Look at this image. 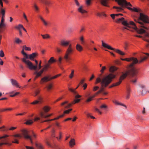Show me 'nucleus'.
Instances as JSON below:
<instances>
[{
  "label": "nucleus",
  "mask_w": 149,
  "mask_h": 149,
  "mask_svg": "<svg viewBox=\"0 0 149 149\" xmlns=\"http://www.w3.org/2000/svg\"><path fill=\"white\" fill-rule=\"evenodd\" d=\"M132 11L136 12H140L141 11V10L140 9H137L136 8H133V10H132Z\"/></svg>",
  "instance_id": "35"
},
{
  "label": "nucleus",
  "mask_w": 149,
  "mask_h": 149,
  "mask_svg": "<svg viewBox=\"0 0 149 149\" xmlns=\"http://www.w3.org/2000/svg\"><path fill=\"white\" fill-rule=\"evenodd\" d=\"M36 56V53H33L29 55V58L31 60H33L34 58Z\"/></svg>",
  "instance_id": "17"
},
{
  "label": "nucleus",
  "mask_w": 149,
  "mask_h": 149,
  "mask_svg": "<svg viewBox=\"0 0 149 149\" xmlns=\"http://www.w3.org/2000/svg\"><path fill=\"white\" fill-rule=\"evenodd\" d=\"M58 75H56L50 78H49V77H45L41 79V81L43 82H46L48 81H50L52 79L56 78L58 77Z\"/></svg>",
  "instance_id": "9"
},
{
  "label": "nucleus",
  "mask_w": 149,
  "mask_h": 149,
  "mask_svg": "<svg viewBox=\"0 0 149 149\" xmlns=\"http://www.w3.org/2000/svg\"><path fill=\"white\" fill-rule=\"evenodd\" d=\"M34 74H36V75L34 79V80H35L36 79H37V78H38L42 74L41 73H40L39 72H38L37 71L35 72H34Z\"/></svg>",
  "instance_id": "23"
},
{
  "label": "nucleus",
  "mask_w": 149,
  "mask_h": 149,
  "mask_svg": "<svg viewBox=\"0 0 149 149\" xmlns=\"http://www.w3.org/2000/svg\"><path fill=\"white\" fill-rule=\"evenodd\" d=\"M33 7L35 11L37 12L39 11V8L36 4L34 3L33 4Z\"/></svg>",
  "instance_id": "24"
},
{
  "label": "nucleus",
  "mask_w": 149,
  "mask_h": 149,
  "mask_svg": "<svg viewBox=\"0 0 149 149\" xmlns=\"http://www.w3.org/2000/svg\"><path fill=\"white\" fill-rule=\"evenodd\" d=\"M23 27V26L21 24H19L17 26L15 27V28L18 29H20V28H22Z\"/></svg>",
  "instance_id": "48"
},
{
  "label": "nucleus",
  "mask_w": 149,
  "mask_h": 149,
  "mask_svg": "<svg viewBox=\"0 0 149 149\" xmlns=\"http://www.w3.org/2000/svg\"><path fill=\"white\" fill-rule=\"evenodd\" d=\"M50 64L48 63L44 66L43 68L45 69V70H47L48 68H50Z\"/></svg>",
  "instance_id": "32"
},
{
  "label": "nucleus",
  "mask_w": 149,
  "mask_h": 149,
  "mask_svg": "<svg viewBox=\"0 0 149 149\" xmlns=\"http://www.w3.org/2000/svg\"><path fill=\"white\" fill-rule=\"evenodd\" d=\"M0 129H1V131H3L7 130L4 126H3L2 127H0Z\"/></svg>",
  "instance_id": "51"
},
{
  "label": "nucleus",
  "mask_w": 149,
  "mask_h": 149,
  "mask_svg": "<svg viewBox=\"0 0 149 149\" xmlns=\"http://www.w3.org/2000/svg\"><path fill=\"white\" fill-rule=\"evenodd\" d=\"M69 90L70 91L72 92L74 95H75V97L76 99H79L78 98L81 97V96L79 95L78 94L77 92L75 91L74 90H73V89L71 88H69Z\"/></svg>",
  "instance_id": "12"
},
{
  "label": "nucleus",
  "mask_w": 149,
  "mask_h": 149,
  "mask_svg": "<svg viewBox=\"0 0 149 149\" xmlns=\"http://www.w3.org/2000/svg\"><path fill=\"white\" fill-rule=\"evenodd\" d=\"M113 102L116 105H122L125 107H126V106L125 105L121 103H119V102H118V101L116 100H113Z\"/></svg>",
  "instance_id": "29"
},
{
  "label": "nucleus",
  "mask_w": 149,
  "mask_h": 149,
  "mask_svg": "<svg viewBox=\"0 0 149 149\" xmlns=\"http://www.w3.org/2000/svg\"><path fill=\"white\" fill-rule=\"evenodd\" d=\"M15 42L19 44L22 42V41L20 40L19 38H16L15 40Z\"/></svg>",
  "instance_id": "41"
},
{
  "label": "nucleus",
  "mask_w": 149,
  "mask_h": 149,
  "mask_svg": "<svg viewBox=\"0 0 149 149\" xmlns=\"http://www.w3.org/2000/svg\"><path fill=\"white\" fill-rule=\"evenodd\" d=\"M92 0H86V3L87 6L90 5L91 3ZM117 2L118 4L121 7H118L116 6H114L113 7V8H116L118 12H120L123 10V8L125 6H132V5L130 3L127 2L125 0H115Z\"/></svg>",
  "instance_id": "4"
},
{
  "label": "nucleus",
  "mask_w": 149,
  "mask_h": 149,
  "mask_svg": "<svg viewBox=\"0 0 149 149\" xmlns=\"http://www.w3.org/2000/svg\"><path fill=\"white\" fill-rule=\"evenodd\" d=\"M28 58H29V55L27 54L22 59V61L23 62V59H24L25 60H27L26 59Z\"/></svg>",
  "instance_id": "55"
},
{
  "label": "nucleus",
  "mask_w": 149,
  "mask_h": 149,
  "mask_svg": "<svg viewBox=\"0 0 149 149\" xmlns=\"http://www.w3.org/2000/svg\"><path fill=\"white\" fill-rule=\"evenodd\" d=\"M65 104H67V105L66 106H64V108L65 109H68L70 107L72 104V102L71 103H68V101H65L61 104V105L64 106V105Z\"/></svg>",
  "instance_id": "15"
},
{
  "label": "nucleus",
  "mask_w": 149,
  "mask_h": 149,
  "mask_svg": "<svg viewBox=\"0 0 149 149\" xmlns=\"http://www.w3.org/2000/svg\"><path fill=\"white\" fill-rule=\"evenodd\" d=\"M78 11L81 13H87V11L83 9V7L81 6L78 9Z\"/></svg>",
  "instance_id": "18"
},
{
  "label": "nucleus",
  "mask_w": 149,
  "mask_h": 149,
  "mask_svg": "<svg viewBox=\"0 0 149 149\" xmlns=\"http://www.w3.org/2000/svg\"><path fill=\"white\" fill-rule=\"evenodd\" d=\"M21 131L23 133L24 137L26 139H29L31 143L33 144V139L36 138V135L32 131V138L31 136L29 135V131L27 130L24 129L22 130Z\"/></svg>",
  "instance_id": "6"
},
{
  "label": "nucleus",
  "mask_w": 149,
  "mask_h": 149,
  "mask_svg": "<svg viewBox=\"0 0 149 149\" xmlns=\"http://www.w3.org/2000/svg\"><path fill=\"white\" fill-rule=\"evenodd\" d=\"M10 81L12 84L13 85L17 87L20 88V87L19 86V84L15 80L11 79H10Z\"/></svg>",
  "instance_id": "16"
},
{
  "label": "nucleus",
  "mask_w": 149,
  "mask_h": 149,
  "mask_svg": "<svg viewBox=\"0 0 149 149\" xmlns=\"http://www.w3.org/2000/svg\"><path fill=\"white\" fill-rule=\"evenodd\" d=\"M80 41L82 44H83L84 43V38L83 36H81L80 37Z\"/></svg>",
  "instance_id": "46"
},
{
  "label": "nucleus",
  "mask_w": 149,
  "mask_h": 149,
  "mask_svg": "<svg viewBox=\"0 0 149 149\" xmlns=\"http://www.w3.org/2000/svg\"><path fill=\"white\" fill-rule=\"evenodd\" d=\"M136 75H135L134 76H132V75H129V74L127 75H127H129L130 77H134V79H133V78H131L130 79V81L131 82H132L134 84H135L136 83V82L137 79V78L136 77V75H137V72L136 70Z\"/></svg>",
  "instance_id": "11"
},
{
  "label": "nucleus",
  "mask_w": 149,
  "mask_h": 149,
  "mask_svg": "<svg viewBox=\"0 0 149 149\" xmlns=\"http://www.w3.org/2000/svg\"><path fill=\"white\" fill-rule=\"evenodd\" d=\"M99 88V87L97 86H95L94 87L93 89V91H96Z\"/></svg>",
  "instance_id": "62"
},
{
  "label": "nucleus",
  "mask_w": 149,
  "mask_h": 149,
  "mask_svg": "<svg viewBox=\"0 0 149 149\" xmlns=\"http://www.w3.org/2000/svg\"><path fill=\"white\" fill-rule=\"evenodd\" d=\"M64 116V114H63L53 119L46 120H43V121L42 120V121H41V122L43 123V122H49V121H52V120H56L57 119H58L60 118L63 117Z\"/></svg>",
  "instance_id": "14"
},
{
  "label": "nucleus",
  "mask_w": 149,
  "mask_h": 149,
  "mask_svg": "<svg viewBox=\"0 0 149 149\" xmlns=\"http://www.w3.org/2000/svg\"><path fill=\"white\" fill-rule=\"evenodd\" d=\"M76 49L79 52H81L83 50V47L79 44H77L76 46Z\"/></svg>",
  "instance_id": "21"
},
{
  "label": "nucleus",
  "mask_w": 149,
  "mask_h": 149,
  "mask_svg": "<svg viewBox=\"0 0 149 149\" xmlns=\"http://www.w3.org/2000/svg\"><path fill=\"white\" fill-rule=\"evenodd\" d=\"M140 16L137 19H135V21L136 22V24L132 21H130L129 23L127 21L125 20L123 17L119 18V22H121L122 24L125 27H123V30L124 29L130 30L131 26L133 29L136 30L138 33L142 34L145 33V37L143 39L149 43V33L146 32V30H148V27L147 24L149 23V17L146 15L140 13Z\"/></svg>",
  "instance_id": "1"
},
{
  "label": "nucleus",
  "mask_w": 149,
  "mask_h": 149,
  "mask_svg": "<svg viewBox=\"0 0 149 149\" xmlns=\"http://www.w3.org/2000/svg\"><path fill=\"white\" fill-rule=\"evenodd\" d=\"M69 41L65 40H62L60 42V45L63 47L68 46L64 56V58L67 62H69L70 59V56L73 52V49L72 45L70 44Z\"/></svg>",
  "instance_id": "3"
},
{
  "label": "nucleus",
  "mask_w": 149,
  "mask_h": 149,
  "mask_svg": "<svg viewBox=\"0 0 149 149\" xmlns=\"http://www.w3.org/2000/svg\"><path fill=\"white\" fill-rule=\"evenodd\" d=\"M100 108L102 109L105 110L107 108V106L105 104H103L100 107Z\"/></svg>",
  "instance_id": "31"
},
{
  "label": "nucleus",
  "mask_w": 149,
  "mask_h": 149,
  "mask_svg": "<svg viewBox=\"0 0 149 149\" xmlns=\"http://www.w3.org/2000/svg\"><path fill=\"white\" fill-rule=\"evenodd\" d=\"M23 62L26 64L28 68L30 70H36L37 68V65H33L32 62L29 60H25L24 59H23Z\"/></svg>",
  "instance_id": "8"
},
{
  "label": "nucleus",
  "mask_w": 149,
  "mask_h": 149,
  "mask_svg": "<svg viewBox=\"0 0 149 149\" xmlns=\"http://www.w3.org/2000/svg\"><path fill=\"white\" fill-rule=\"evenodd\" d=\"M41 36H42L43 39L48 38L50 37L49 36L48 34H47L45 35L41 34Z\"/></svg>",
  "instance_id": "33"
},
{
  "label": "nucleus",
  "mask_w": 149,
  "mask_h": 149,
  "mask_svg": "<svg viewBox=\"0 0 149 149\" xmlns=\"http://www.w3.org/2000/svg\"><path fill=\"white\" fill-rule=\"evenodd\" d=\"M55 130L54 129H53L52 131V137H56V135H55Z\"/></svg>",
  "instance_id": "34"
},
{
  "label": "nucleus",
  "mask_w": 149,
  "mask_h": 149,
  "mask_svg": "<svg viewBox=\"0 0 149 149\" xmlns=\"http://www.w3.org/2000/svg\"><path fill=\"white\" fill-rule=\"evenodd\" d=\"M80 100V99H75L72 102V104H74L76 103H78L79 102Z\"/></svg>",
  "instance_id": "38"
},
{
  "label": "nucleus",
  "mask_w": 149,
  "mask_h": 149,
  "mask_svg": "<svg viewBox=\"0 0 149 149\" xmlns=\"http://www.w3.org/2000/svg\"><path fill=\"white\" fill-rule=\"evenodd\" d=\"M33 123V121L32 120H27L26 122L24 123V124L27 125H30L32 124Z\"/></svg>",
  "instance_id": "28"
},
{
  "label": "nucleus",
  "mask_w": 149,
  "mask_h": 149,
  "mask_svg": "<svg viewBox=\"0 0 149 149\" xmlns=\"http://www.w3.org/2000/svg\"><path fill=\"white\" fill-rule=\"evenodd\" d=\"M56 61V60L54 59V58L53 57H51L49 60L48 61V63L50 64V65L52 63L55 62Z\"/></svg>",
  "instance_id": "26"
},
{
  "label": "nucleus",
  "mask_w": 149,
  "mask_h": 149,
  "mask_svg": "<svg viewBox=\"0 0 149 149\" xmlns=\"http://www.w3.org/2000/svg\"><path fill=\"white\" fill-rule=\"evenodd\" d=\"M116 75L112 73H110L107 76L102 79L101 84V88L100 90L101 92H103L104 90V88L106 87L111 82L113 79L114 78Z\"/></svg>",
  "instance_id": "5"
},
{
  "label": "nucleus",
  "mask_w": 149,
  "mask_h": 149,
  "mask_svg": "<svg viewBox=\"0 0 149 149\" xmlns=\"http://www.w3.org/2000/svg\"><path fill=\"white\" fill-rule=\"evenodd\" d=\"M6 26V24L4 22H1L0 24V28H3L5 27Z\"/></svg>",
  "instance_id": "39"
},
{
  "label": "nucleus",
  "mask_w": 149,
  "mask_h": 149,
  "mask_svg": "<svg viewBox=\"0 0 149 149\" xmlns=\"http://www.w3.org/2000/svg\"><path fill=\"white\" fill-rule=\"evenodd\" d=\"M42 2L46 5H49L50 4V2L47 0H43Z\"/></svg>",
  "instance_id": "40"
},
{
  "label": "nucleus",
  "mask_w": 149,
  "mask_h": 149,
  "mask_svg": "<svg viewBox=\"0 0 149 149\" xmlns=\"http://www.w3.org/2000/svg\"><path fill=\"white\" fill-rule=\"evenodd\" d=\"M130 92V89H127V94L126 96V99H128L129 98Z\"/></svg>",
  "instance_id": "42"
},
{
  "label": "nucleus",
  "mask_w": 149,
  "mask_h": 149,
  "mask_svg": "<svg viewBox=\"0 0 149 149\" xmlns=\"http://www.w3.org/2000/svg\"><path fill=\"white\" fill-rule=\"evenodd\" d=\"M102 45L104 47L107 48L108 49L114 50L115 52L120 54V55H124L125 54V53L118 49H116L112 47L111 46L108 45L107 44L104 43L103 41H102Z\"/></svg>",
  "instance_id": "7"
},
{
  "label": "nucleus",
  "mask_w": 149,
  "mask_h": 149,
  "mask_svg": "<svg viewBox=\"0 0 149 149\" xmlns=\"http://www.w3.org/2000/svg\"><path fill=\"white\" fill-rule=\"evenodd\" d=\"M2 1H3L6 3L7 2V1L6 0H0V4L2 7H3Z\"/></svg>",
  "instance_id": "58"
},
{
  "label": "nucleus",
  "mask_w": 149,
  "mask_h": 149,
  "mask_svg": "<svg viewBox=\"0 0 149 149\" xmlns=\"http://www.w3.org/2000/svg\"><path fill=\"white\" fill-rule=\"evenodd\" d=\"M23 17L26 20V21H27V22H28V20L27 19V17L25 14V13H23Z\"/></svg>",
  "instance_id": "60"
},
{
  "label": "nucleus",
  "mask_w": 149,
  "mask_h": 149,
  "mask_svg": "<svg viewBox=\"0 0 149 149\" xmlns=\"http://www.w3.org/2000/svg\"><path fill=\"white\" fill-rule=\"evenodd\" d=\"M139 86L141 90V94L143 95L147 93V89L146 86L143 84H140Z\"/></svg>",
  "instance_id": "10"
},
{
  "label": "nucleus",
  "mask_w": 149,
  "mask_h": 149,
  "mask_svg": "<svg viewBox=\"0 0 149 149\" xmlns=\"http://www.w3.org/2000/svg\"><path fill=\"white\" fill-rule=\"evenodd\" d=\"M72 109H70L68 110H65L64 111L63 114H64V115L65 114H68L70 112V111H72Z\"/></svg>",
  "instance_id": "36"
},
{
  "label": "nucleus",
  "mask_w": 149,
  "mask_h": 149,
  "mask_svg": "<svg viewBox=\"0 0 149 149\" xmlns=\"http://www.w3.org/2000/svg\"><path fill=\"white\" fill-rule=\"evenodd\" d=\"M40 117L42 118H46L48 117H49L52 115V114L51 113L48 115H46L44 112L42 111H41L40 112Z\"/></svg>",
  "instance_id": "13"
},
{
  "label": "nucleus",
  "mask_w": 149,
  "mask_h": 149,
  "mask_svg": "<svg viewBox=\"0 0 149 149\" xmlns=\"http://www.w3.org/2000/svg\"><path fill=\"white\" fill-rule=\"evenodd\" d=\"M50 108L48 106H46L43 107V110L45 112V113L48 112L50 110Z\"/></svg>",
  "instance_id": "20"
},
{
  "label": "nucleus",
  "mask_w": 149,
  "mask_h": 149,
  "mask_svg": "<svg viewBox=\"0 0 149 149\" xmlns=\"http://www.w3.org/2000/svg\"><path fill=\"white\" fill-rule=\"evenodd\" d=\"M102 81V80H101V79L100 77H98L96 79V83H98L100 82L101 83Z\"/></svg>",
  "instance_id": "44"
},
{
  "label": "nucleus",
  "mask_w": 149,
  "mask_h": 149,
  "mask_svg": "<svg viewBox=\"0 0 149 149\" xmlns=\"http://www.w3.org/2000/svg\"><path fill=\"white\" fill-rule=\"evenodd\" d=\"M52 86L51 84H50L48 85L46 87V88H47L48 91H49L50 90L52 89Z\"/></svg>",
  "instance_id": "37"
},
{
  "label": "nucleus",
  "mask_w": 149,
  "mask_h": 149,
  "mask_svg": "<svg viewBox=\"0 0 149 149\" xmlns=\"http://www.w3.org/2000/svg\"><path fill=\"white\" fill-rule=\"evenodd\" d=\"M108 0H101L100 3L101 4L105 6H108L107 2Z\"/></svg>",
  "instance_id": "22"
},
{
  "label": "nucleus",
  "mask_w": 149,
  "mask_h": 149,
  "mask_svg": "<svg viewBox=\"0 0 149 149\" xmlns=\"http://www.w3.org/2000/svg\"><path fill=\"white\" fill-rule=\"evenodd\" d=\"M9 136L8 135H4L3 136H0V139H2V141L3 142H5L7 139V138Z\"/></svg>",
  "instance_id": "19"
},
{
  "label": "nucleus",
  "mask_w": 149,
  "mask_h": 149,
  "mask_svg": "<svg viewBox=\"0 0 149 149\" xmlns=\"http://www.w3.org/2000/svg\"><path fill=\"white\" fill-rule=\"evenodd\" d=\"M117 70V68L114 66H112L110 67L109 71L111 72H113Z\"/></svg>",
  "instance_id": "30"
},
{
  "label": "nucleus",
  "mask_w": 149,
  "mask_h": 149,
  "mask_svg": "<svg viewBox=\"0 0 149 149\" xmlns=\"http://www.w3.org/2000/svg\"><path fill=\"white\" fill-rule=\"evenodd\" d=\"M106 69V67L105 66H102V69L101 70H100V72H101V73L102 74L103 73L104 70H105Z\"/></svg>",
  "instance_id": "45"
},
{
  "label": "nucleus",
  "mask_w": 149,
  "mask_h": 149,
  "mask_svg": "<svg viewBox=\"0 0 149 149\" xmlns=\"http://www.w3.org/2000/svg\"><path fill=\"white\" fill-rule=\"evenodd\" d=\"M23 49H24L26 50L30 51L31 48L29 47H27L26 46L24 45L23 46Z\"/></svg>",
  "instance_id": "47"
},
{
  "label": "nucleus",
  "mask_w": 149,
  "mask_h": 149,
  "mask_svg": "<svg viewBox=\"0 0 149 149\" xmlns=\"http://www.w3.org/2000/svg\"><path fill=\"white\" fill-rule=\"evenodd\" d=\"M92 100L91 98L90 97L86 100V102L87 103L89 102L92 101Z\"/></svg>",
  "instance_id": "54"
},
{
  "label": "nucleus",
  "mask_w": 149,
  "mask_h": 149,
  "mask_svg": "<svg viewBox=\"0 0 149 149\" xmlns=\"http://www.w3.org/2000/svg\"><path fill=\"white\" fill-rule=\"evenodd\" d=\"M7 145L8 144L10 146L11 145V144L8 143L7 142H5V143H0V147L1 146L3 145Z\"/></svg>",
  "instance_id": "57"
},
{
  "label": "nucleus",
  "mask_w": 149,
  "mask_h": 149,
  "mask_svg": "<svg viewBox=\"0 0 149 149\" xmlns=\"http://www.w3.org/2000/svg\"><path fill=\"white\" fill-rule=\"evenodd\" d=\"M1 13L2 14V17H4L5 14V10L3 9H1Z\"/></svg>",
  "instance_id": "43"
},
{
  "label": "nucleus",
  "mask_w": 149,
  "mask_h": 149,
  "mask_svg": "<svg viewBox=\"0 0 149 149\" xmlns=\"http://www.w3.org/2000/svg\"><path fill=\"white\" fill-rule=\"evenodd\" d=\"M25 147L27 149H34V148L32 147L26 146Z\"/></svg>",
  "instance_id": "64"
},
{
  "label": "nucleus",
  "mask_w": 149,
  "mask_h": 149,
  "mask_svg": "<svg viewBox=\"0 0 149 149\" xmlns=\"http://www.w3.org/2000/svg\"><path fill=\"white\" fill-rule=\"evenodd\" d=\"M56 51L58 53H60L62 52V50L61 49H60L58 47H57L56 48Z\"/></svg>",
  "instance_id": "59"
},
{
  "label": "nucleus",
  "mask_w": 149,
  "mask_h": 149,
  "mask_svg": "<svg viewBox=\"0 0 149 149\" xmlns=\"http://www.w3.org/2000/svg\"><path fill=\"white\" fill-rule=\"evenodd\" d=\"M4 56V54L3 51L2 50H1L0 51V56L2 57Z\"/></svg>",
  "instance_id": "49"
},
{
  "label": "nucleus",
  "mask_w": 149,
  "mask_h": 149,
  "mask_svg": "<svg viewBox=\"0 0 149 149\" xmlns=\"http://www.w3.org/2000/svg\"><path fill=\"white\" fill-rule=\"evenodd\" d=\"M12 136L15 138L19 137L20 138L22 137V136L21 135L18 134L13 135Z\"/></svg>",
  "instance_id": "50"
},
{
  "label": "nucleus",
  "mask_w": 149,
  "mask_h": 149,
  "mask_svg": "<svg viewBox=\"0 0 149 149\" xmlns=\"http://www.w3.org/2000/svg\"><path fill=\"white\" fill-rule=\"evenodd\" d=\"M147 58V57L146 56L143 58H141V59L139 61L136 58L133 57L129 58H125V61L128 62L132 61V63L130 65L128 70L126 71L125 73H123V74L120 76L119 79V81L113 84L110 86L109 88H112L113 86L119 85L121 83L122 81L126 77L128 74H129L132 76H134L136 75V69L133 67L134 65L138 63H140L146 60Z\"/></svg>",
  "instance_id": "2"
},
{
  "label": "nucleus",
  "mask_w": 149,
  "mask_h": 149,
  "mask_svg": "<svg viewBox=\"0 0 149 149\" xmlns=\"http://www.w3.org/2000/svg\"><path fill=\"white\" fill-rule=\"evenodd\" d=\"M40 93V91H36L35 92V95H34L35 96H37Z\"/></svg>",
  "instance_id": "61"
},
{
  "label": "nucleus",
  "mask_w": 149,
  "mask_h": 149,
  "mask_svg": "<svg viewBox=\"0 0 149 149\" xmlns=\"http://www.w3.org/2000/svg\"><path fill=\"white\" fill-rule=\"evenodd\" d=\"M36 146L38 148V149H43V146L41 143H36Z\"/></svg>",
  "instance_id": "27"
},
{
  "label": "nucleus",
  "mask_w": 149,
  "mask_h": 149,
  "mask_svg": "<svg viewBox=\"0 0 149 149\" xmlns=\"http://www.w3.org/2000/svg\"><path fill=\"white\" fill-rule=\"evenodd\" d=\"M61 135H62V133L61 132H59V138L57 136L56 137V138H57V139L59 140V139H60L61 138Z\"/></svg>",
  "instance_id": "52"
},
{
  "label": "nucleus",
  "mask_w": 149,
  "mask_h": 149,
  "mask_svg": "<svg viewBox=\"0 0 149 149\" xmlns=\"http://www.w3.org/2000/svg\"><path fill=\"white\" fill-rule=\"evenodd\" d=\"M95 110L98 112L100 114H102V112L100 111L99 109L96 108H95Z\"/></svg>",
  "instance_id": "63"
},
{
  "label": "nucleus",
  "mask_w": 149,
  "mask_h": 149,
  "mask_svg": "<svg viewBox=\"0 0 149 149\" xmlns=\"http://www.w3.org/2000/svg\"><path fill=\"white\" fill-rule=\"evenodd\" d=\"M84 81L85 80L84 79L81 80L80 82L79 83L78 85H79V86L80 85H82L84 84Z\"/></svg>",
  "instance_id": "53"
},
{
  "label": "nucleus",
  "mask_w": 149,
  "mask_h": 149,
  "mask_svg": "<svg viewBox=\"0 0 149 149\" xmlns=\"http://www.w3.org/2000/svg\"><path fill=\"white\" fill-rule=\"evenodd\" d=\"M70 146L71 147L75 145V140L74 139H71L69 142Z\"/></svg>",
  "instance_id": "25"
},
{
  "label": "nucleus",
  "mask_w": 149,
  "mask_h": 149,
  "mask_svg": "<svg viewBox=\"0 0 149 149\" xmlns=\"http://www.w3.org/2000/svg\"><path fill=\"white\" fill-rule=\"evenodd\" d=\"M39 101H38V100H36L34 101L33 102L31 103V104H38L39 103Z\"/></svg>",
  "instance_id": "56"
}]
</instances>
